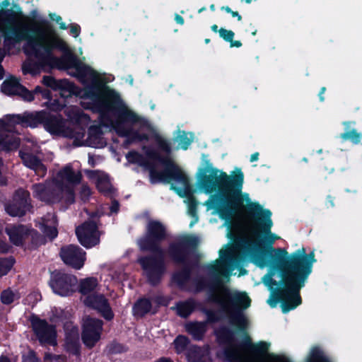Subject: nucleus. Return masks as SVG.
<instances>
[{"mask_svg":"<svg viewBox=\"0 0 362 362\" xmlns=\"http://www.w3.org/2000/svg\"><path fill=\"white\" fill-rule=\"evenodd\" d=\"M244 175L240 168H235L228 175L226 173L213 166L207 156H202V166L199 169L197 185L200 191L213 193L218 189L220 193L211 199L214 214L223 218H230L236 211L243 207L245 202L248 210L253 214V218H247L243 224L241 237L244 245L242 248V258L237 248L229 251L232 259L230 271H239L238 276L247 274L242 267L246 262H252L259 268L269 265V255L261 247L260 234L264 233V240L273 243L280 238L270 230L273 226L272 212L264 209L258 202H252L247 193L242 192Z\"/></svg>","mask_w":362,"mask_h":362,"instance_id":"f257e3e1","label":"nucleus"},{"mask_svg":"<svg viewBox=\"0 0 362 362\" xmlns=\"http://www.w3.org/2000/svg\"><path fill=\"white\" fill-rule=\"evenodd\" d=\"M67 69H74L70 73L79 78L83 83H90V86L78 89L66 79L55 80L49 76H44L42 83L59 92L62 97L67 98L72 95L79 96L83 100L81 105L85 108H99L115 116V112L122 105L117 93L107 87L101 86V75L91 67L83 64L72 54L67 58Z\"/></svg>","mask_w":362,"mask_h":362,"instance_id":"f03ea898","label":"nucleus"},{"mask_svg":"<svg viewBox=\"0 0 362 362\" xmlns=\"http://www.w3.org/2000/svg\"><path fill=\"white\" fill-rule=\"evenodd\" d=\"M270 256L277 262L288 259L282 267L284 288L280 290L281 307L286 313L301 303L300 289L304 286L311 274L313 265L316 262L314 252L306 254L304 247L300 248L289 256L285 249H272Z\"/></svg>","mask_w":362,"mask_h":362,"instance_id":"7ed1b4c3","label":"nucleus"},{"mask_svg":"<svg viewBox=\"0 0 362 362\" xmlns=\"http://www.w3.org/2000/svg\"><path fill=\"white\" fill-rule=\"evenodd\" d=\"M127 158L149 169L151 182L170 183L171 189L180 197L186 198L184 202L187 205V213L192 218L189 227L198 222L196 202L192 197L188 177L177 165L168 158L162 159L157 152L151 149L146 150V158L136 152L129 153Z\"/></svg>","mask_w":362,"mask_h":362,"instance_id":"20e7f679","label":"nucleus"},{"mask_svg":"<svg viewBox=\"0 0 362 362\" xmlns=\"http://www.w3.org/2000/svg\"><path fill=\"white\" fill-rule=\"evenodd\" d=\"M104 125L109 124L122 136H126L129 142L143 141L153 137L159 148L165 152L171 151L170 143L156 132L146 121H141L139 117L125 105H122L115 112L114 119L110 123L103 121Z\"/></svg>","mask_w":362,"mask_h":362,"instance_id":"39448f33","label":"nucleus"},{"mask_svg":"<svg viewBox=\"0 0 362 362\" xmlns=\"http://www.w3.org/2000/svg\"><path fill=\"white\" fill-rule=\"evenodd\" d=\"M81 177L79 171L74 170L67 165L57 173L53 180L45 185H34L33 196L45 202L64 201L71 204L74 201V186L81 181Z\"/></svg>","mask_w":362,"mask_h":362,"instance_id":"423d86ee","label":"nucleus"},{"mask_svg":"<svg viewBox=\"0 0 362 362\" xmlns=\"http://www.w3.org/2000/svg\"><path fill=\"white\" fill-rule=\"evenodd\" d=\"M247 206L245 202L243 204V207L238 209L235 214L231 216L230 218H223L226 221L224 224L225 226H227L228 230V234L233 233V235H238L240 239V243L236 245H225L221 250L219 251V258L216 260L214 262L210 264L207 268L209 270V274L215 278L218 281H220L221 279L226 278L228 279L230 275H235L236 272L235 271H230V264L232 262V259L235 258L231 257L230 254L229 253L232 248H237L239 251H242L243 245L244 243L243 241L242 235H241V230L243 227V224L245 221L250 218H253V216H246L244 218L240 223L239 224L237 231L236 228L233 230V219L238 218L241 211L244 209V208ZM221 218L223 219L222 217L220 216ZM242 252H240V257L242 258L243 255Z\"/></svg>","mask_w":362,"mask_h":362,"instance_id":"0eeeda50","label":"nucleus"},{"mask_svg":"<svg viewBox=\"0 0 362 362\" xmlns=\"http://www.w3.org/2000/svg\"><path fill=\"white\" fill-rule=\"evenodd\" d=\"M44 122L45 129L51 134L70 137L74 139L78 146L88 145L95 147V144L89 139L85 140V130L76 125L74 128L70 127L66 121L62 118L52 116L49 113L46 114Z\"/></svg>","mask_w":362,"mask_h":362,"instance_id":"6e6552de","label":"nucleus"},{"mask_svg":"<svg viewBox=\"0 0 362 362\" xmlns=\"http://www.w3.org/2000/svg\"><path fill=\"white\" fill-rule=\"evenodd\" d=\"M98 287V281L95 278L90 277L81 281L80 284V292L83 296V303L101 313L107 320L113 318V313L107 303V300L103 295H95L92 293Z\"/></svg>","mask_w":362,"mask_h":362,"instance_id":"1a4fd4ad","label":"nucleus"},{"mask_svg":"<svg viewBox=\"0 0 362 362\" xmlns=\"http://www.w3.org/2000/svg\"><path fill=\"white\" fill-rule=\"evenodd\" d=\"M49 285L56 294L68 296L76 291L77 279L71 274L54 272L51 275Z\"/></svg>","mask_w":362,"mask_h":362,"instance_id":"9d476101","label":"nucleus"},{"mask_svg":"<svg viewBox=\"0 0 362 362\" xmlns=\"http://www.w3.org/2000/svg\"><path fill=\"white\" fill-rule=\"evenodd\" d=\"M31 323L33 331L41 344L52 346L57 344L56 325L48 324L45 320L37 317H32Z\"/></svg>","mask_w":362,"mask_h":362,"instance_id":"9b49d317","label":"nucleus"},{"mask_svg":"<svg viewBox=\"0 0 362 362\" xmlns=\"http://www.w3.org/2000/svg\"><path fill=\"white\" fill-rule=\"evenodd\" d=\"M103 322L100 320L86 317L83 322L82 339L86 346L93 347L100 339Z\"/></svg>","mask_w":362,"mask_h":362,"instance_id":"f8f14e48","label":"nucleus"},{"mask_svg":"<svg viewBox=\"0 0 362 362\" xmlns=\"http://www.w3.org/2000/svg\"><path fill=\"white\" fill-rule=\"evenodd\" d=\"M223 307L228 312H239L250 306L251 300L245 292L233 291L224 293L220 300Z\"/></svg>","mask_w":362,"mask_h":362,"instance_id":"ddd939ff","label":"nucleus"},{"mask_svg":"<svg viewBox=\"0 0 362 362\" xmlns=\"http://www.w3.org/2000/svg\"><path fill=\"white\" fill-rule=\"evenodd\" d=\"M165 237V228L158 221H150L147 226V235L139 242V247L143 250H152L157 242Z\"/></svg>","mask_w":362,"mask_h":362,"instance_id":"4468645a","label":"nucleus"},{"mask_svg":"<svg viewBox=\"0 0 362 362\" xmlns=\"http://www.w3.org/2000/svg\"><path fill=\"white\" fill-rule=\"evenodd\" d=\"M25 152H20L23 163L28 168L33 170L37 175L42 177L46 173V168L33 153L37 152V144L33 141H28L25 147Z\"/></svg>","mask_w":362,"mask_h":362,"instance_id":"2eb2a0df","label":"nucleus"},{"mask_svg":"<svg viewBox=\"0 0 362 362\" xmlns=\"http://www.w3.org/2000/svg\"><path fill=\"white\" fill-rule=\"evenodd\" d=\"M76 233L81 244L88 248L99 243V233L95 222H86L76 229Z\"/></svg>","mask_w":362,"mask_h":362,"instance_id":"dca6fc26","label":"nucleus"},{"mask_svg":"<svg viewBox=\"0 0 362 362\" xmlns=\"http://www.w3.org/2000/svg\"><path fill=\"white\" fill-rule=\"evenodd\" d=\"M29 193L23 189L16 192L12 202L6 206V211L12 216H21L29 209Z\"/></svg>","mask_w":362,"mask_h":362,"instance_id":"f3484780","label":"nucleus"},{"mask_svg":"<svg viewBox=\"0 0 362 362\" xmlns=\"http://www.w3.org/2000/svg\"><path fill=\"white\" fill-rule=\"evenodd\" d=\"M14 132H18V128L10 122L8 117V124L0 132V150L13 151L18 148L20 144L18 138L14 135Z\"/></svg>","mask_w":362,"mask_h":362,"instance_id":"a211bd4d","label":"nucleus"},{"mask_svg":"<svg viewBox=\"0 0 362 362\" xmlns=\"http://www.w3.org/2000/svg\"><path fill=\"white\" fill-rule=\"evenodd\" d=\"M198 243L195 236L185 235L180 237L178 242L170 245L169 255L175 262H181L185 255V250L188 247H193Z\"/></svg>","mask_w":362,"mask_h":362,"instance_id":"6ab92c4d","label":"nucleus"},{"mask_svg":"<svg viewBox=\"0 0 362 362\" xmlns=\"http://www.w3.org/2000/svg\"><path fill=\"white\" fill-rule=\"evenodd\" d=\"M62 260L75 269H81L85 261V252L78 246L69 245L61 250Z\"/></svg>","mask_w":362,"mask_h":362,"instance_id":"aec40b11","label":"nucleus"},{"mask_svg":"<svg viewBox=\"0 0 362 362\" xmlns=\"http://www.w3.org/2000/svg\"><path fill=\"white\" fill-rule=\"evenodd\" d=\"M47 112H36L32 113H25L23 115H13L8 117L10 122L14 124L16 127H35L39 124H43L46 117Z\"/></svg>","mask_w":362,"mask_h":362,"instance_id":"412c9836","label":"nucleus"},{"mask_svg":"<svg viewBox=\"0 0 362 362\" xmlns=\"http://www.w3.org/2000/svg\"><path fill=\"white\" fill-rule=\"evenodd\" d=\"M1 89L7 95H18L27 101H31L34 98L33 93L22 86L14 77H10L4 81Z\"/></svg>","mask_w":362,"mask_h":362,"instance_id":"4be33fe9","label":"nucleus"},{"mask_svg":"<svg viewBox=\"0 0 362 362\" xmlns=\"http://www.w3.org/2000/svg\"><path fill=\"white\" fill-rule=\"evenodd\" d=\"M139 262L144 269L148 281L153 284H156L163 272V264L153 258H141Z\"/></svg>","mask_w":362,"mask_h":362,"instance_id":"5701e85b","label":"nucleus"},{"mask_svg":"<svg viewBox=\"0 0 362 362\" xmlns=\"http://www.w3.org/2000/svg\"><path fill=\"white\" fill-rule=\"evenodd\" d=\"M85 173L88 177L94 182L98 190L104 194L112 191V185L107 175L97 170H86Z\"/></svg>","mask_w":362,"mask_h":362,"instance_id":"b1692460","label":"nucleus"},{"mask_svg":"<svg viewBox=\"0 0 362 362\" xmlns=\"http://www.w3.org/2000/svg\"><path fill=\"white\" fill-rule=\"evenodd\" d=\"M6 233L9 236L11 242L16 245H21L30 234L28 229L23 226H9L6 228Z\"/></svg>","mask_w":362,"mask_h":362,"instance_id":"393cba45","label":"nucleus"},{"mask_svg":"<svg viewBox=\"0 0 362 362\" xmlns=\"http://www.w3.org/2000/svg\"><path fill=\"white\" fill-rule=\"evenodd\" d=\"M57 219L54 214H47L42 218L40 227L43 233L49 238L53 239L57 235Z\"/></svg>","mask_w":362,"mask_h":362,"instance_id":"a878e982","label":"nucleus"},{"mask_svg":"<svg viewBox=\"0 0 362 362\" xmlns=\"http://www.w3.org/2000/svg\"><path fill=\"white\" fill-rule=\"evenodd\" d=\"M228 358L233 362H247L248 356L241 347L231 346L226 351Z\"/></svg>","mask_w":362,"mask_h":362,"instance_id":"bb28decb","label":"nucleus"},{"mask_svg":"<svg viewBox=\"0 0 362 362\" xmlns=\"http://www.w3.org/2000/svg\"><path fill=\"white\" fill-rule=\"evenodd\" d=\"M66 346L69 351L77 354L78 352V333L77 328L71 329L70 335L66 336Z\"/></svg>","mask_w":362,"mask_h":362,"instance_id":"cd10ccee","label":"nucleus"},{"mask_svg":"<svg viewBox=\"0 0 362 362\" xmlns=\"http://www.w3.org/2000/svg\"><path fill=\"white\" fill-rule=\"evenodd\" d=\"M187 332L195 339H200L206 331V325L203 322L189 323L186 326Z\"/></svg>","mask_w":362,"mask_h":362,"instance_id":"c85d7f7f","label":"nucleus"},{"mask_svg":"<svg viewBox=\"0 0 362 362\" xmlns=\"http://www.w3.org/2000/svg\"><path fill=\"white\" fill-rule=\"evenodd\" d=\"M194 136L192 133L179 132L175 140L178 143V148L187 150L193 141Z\"/></svg>","mask_w":362,"mask_h":362,"instance_id":"c756f323","label":"nucleus"},{"mask_svg":"<svg viewBox=\"0 0 362 362\" xmlns=\"http://www.w3.org/2000/svg\"><path fill=\"white\" fill-rule=\"evenodd\" d=\"M195 303L192 300L177 303L176 306L177 313L181 317L188 316L194 310Z\"/></svg>","mask_w":362,"mask_h":362,"instance_id":"7c9ffc66","label":"nucleus"},{"mask_svg":"<svg viewBox=\"0 0 362 362\" xmlns=\"http://www.w3.org/2000/svg\"><path fill=\"white\" fill-rule=\"evenodd\" d=\"M151 310V303L147 299L139 300L134 307V313L136 315H143Z\"/></svg>","mask_w":362,"mask_h":362,"instance_id":"2f4dec72","label":"nucleus"},{"mask_svg":"<svg viewBox=\"0 0 362 362\" xmlns=\"http://www.w3.org/2000/svg\"><path fill=\"white\" fill-rule=\"evenodd\" d=\"M308 362H329L324 356L322 351L317 347H313L308 356Z\"/></svg>","mask_w":362,"mask_h":362,"instance_id":"473e14b6","label":"nucleus"},{"mask_svg":"<svg viewBox=\"0 0 362 362\" xmlns=\"http://www.w3.org/2000/svg\"><path fill=\"white\" fill-rule=\"evenodd\" d=\"M361 134L358 132L356 129H353L350 131H346L345 133L341 134V138L343 140H349L354 144L360 142L361 139Z\"/></svg>","mask_w":362,"mask_h":362,"instance_id":"72a5a7b5","label":"nucleus"},{"mask_svg":"<svg viewBox=\"0 0 362 362\" xmlns=\"http://www.w3.org/2000/svg\"><path fill=\"white\" fill-rule=\"evenodd\" d=\"M14 263L13 258L0 259V276L6 275L11 269Z\"/></svg>","mask_w":362,"mask_h":362,"instance_id":"f704fd0d","label":"nucleus"},{"mask_svg":"<svg viewBox=\"0 0 362 362\" xmlns=\"http://www.w3.org/2000/svg\"><path fill=\"white\" fill-rule=\"evenodd\" d=\"M65 114L71 119H80L81 117H85L82 115L78 107L76 106L66 107L64 111Z\"/></svg>","mask_w":362,"mask_h":362,"instance_id":"c9c22d12","label":"nucleus"},{"mask_svg":"<svg viewBox=\"0 0 362 362\" xmlns=\"http://www.w3.org/2000/svg\"><path fill=\"white\" fill-rule=\"evenodd\" d=\"M17 298V294L9 289L4 291L1 295V300L4 304H10Z\"/></svg>","mask_w":362,"mask_h":362,"instance_id":"e433bc0d","label":"nucleus"},{"mask_svg":"<svg viewBox=\"0 0 362 362\" xmlns=\"http://www.w3.org/2000/svg\"><path fill=\"white\" fill-rule=\"evenodd\" d=\"M175 347L177 352L183 351L188 344V339L184 336L177 337L174 341Z\"/></svg>","mask_w":362,"mask_h":362,"instance_id":"4c0bfd02","label":"nucleus"},{"mask_svg":"<svg viewBox=\"0 0 362 362\" xmlns=\"http://www.w3.org/2000/svg\"><path fill=\"white\" fill-rule=\"evenodd\" d=\"M201 350L199 348L193 347L187 353L189 362H199Z\"/></svg>","mask_w":362,"mask_h":362,"instance_id":"58836bf2","label":"nucleus"},{"mask_svg":"<svg viewBox=\"0 0 362 362\" xmlns=\"http://www.w3.org/2000/svg\"><path fill=\"white\" fill-rule=\"evenodd\" d=\"M218 33H219L220 36L223 40H225L226 41H228V42H231V40L233 39L234 35H235L234 33L232 30H226L224 28H221L218 30Z\"/></svg>","mask_w":362,"mask_h":362,"instance_id":"ea45409f","label":"nucleus"},{"mask_svg":"<svg viewBox=\"0 0 362 362\" xmlns=\"http://www.w3.org/2000/svg\"><path fill=\"white\" fill-rule=\"evenodd\" d=\"M273 276L274 272L271 271L262 278L263 283L270 289H272L273 286L276 285V281L272 279Z\"/></svg>","mask_w":362,"mask_h":362,"instance_id":"a19ab883","label":"nucleus"},{"mask_svg":"<svg viewBox=\"0 0 362 362\" xmlns=\"http://www.w3.org/2000/svg\"><path fill=\"white\" fill-rule=\"evenodd\" d=\"M64 105L59 103V101L54 100L53 101H49L47 103V107L52 111H60L64 107Z\"/></svg>","mask_w":362,"mask_h":362,"instance_id":"79ce46f5","label":"nucleus"},{"mask_svg":"<svg viewBox=\"0 0 362 362\" xmlns=\"http://www.w3.org/2000/svg\"><path fill=\"white\" fill-rule=\"evenodd\" d=\"M49 16L52 20L56 21L59 25L60 29L66 30L67 28L66 24L62 21V19L56 13H49Z\"/></svg>","mask_w":362,"mask_h":362,"instance_id":"37998d69","label":"nucleus"},{"mask_svg":"<svg viewBox=\"0 0 362 362\" xmlns=\"http://www.w3.org/2000/svg\"><path fill=\"white\" fill-rule=\"evenodd\" d=\"M90 189L89 188L88 186L86 185H83L81 186V191H80V195L81 197V199L86 200L87 199L90 195Z\"/></svg>","mask_w":362,"mask_h":362,"instance_id":"c03bdc74","label":"nucleus"},{"mask_svg":"<svg viewBox=\"0 0 362 362\" xmlns=\"http://www.w3.org/2000/svg\"><path fill=\"white\" fill-rule=\"evenodd\" d=\"M81 28L77 24H71L70 25V33L74 37H77L79 35Z\"/></svg>","mask_w":362,"mask_h":362,"instance_id":"a18cd8bd","label":"nucleus"},{"mask_svg":"<svg viewBox=\"0 0 362 362\" xmlns=\"http://www.w3.org/2000/svg\"><path fill=\"white\" fill-rule=\"evenodd\" d=\"M221 9L225 11L226 12H227L228 13H230L233 17L237 18L238 21H241L242 20V17L238 13V12L232 11L228 6H223L221 8Z\"/></svg>","mask_w":362,"mask_h":362,"instance_id":"49530a36","label":"nucleus"},{"mask_svg":"<svg viewBox=\"0 0 362 362\" xmlns=\"http://www.w3.org/2000/svg\"><path fill=\"white\" fill-rule=\"evenodd\" d=\"M188 276L187 273L184 274L183 279L180 276L179 274H175L173 276L174 281H176L177 284H181L183 283L184 280Z\"/></svg>","mask_w":362,"mask_h":362,"instance_id":"de8ad7c7","label":"nucleus"},{"mask_svg":"<svg viewBox=\"0 0 362 362\" xmlns=\"http://www.w3.org/2000/svg\"><path fill=\"white\" fill-rule=\"evenodd\" d=\"M258 349L262 352L266 351L269 348V344L265 342H260L257 345Z\"/></svg>","mask_w":362,"mask_h":362,"instance_id":"09e8293b","label":"nucleus"},{"mask_svg":"<svg viewBox=\"0 0 362 362\" xmlns=\"http://www.w3.org/2000/svg\"><path fill=\"white\" fill-rule=\"evenodd\" d=\"M8 245L4 242L0 240V252H6L8 250Z\"/></svg>","mask_w":362,"mask_h":362,"instance_id":"8fccbe9b","label":"nucleus"},{"mask_svg":"<svg viewBox=\"0 0 362 362\" xmlns=\"http://www.w3.org/2000/svg\"><path fill=\"white\" fill-rule=\"evenodd\" d=\"M35 93H42V95L45 97V98H48L49 96V92L48 90H42V88L40 87H36L35 89Z\"/></svg>","mask_w":362,"mask_h":362,"instance_id":"3c124183","label":"nucleus"},{"mask_svg":"<svg viewBox=\"0 0 362 362\" xmlns=\"http://www.w3.org/2000/svg\"><path fill=\"white\" fill-rule=\"evenodd\" d=\"M267 303L272 308H274L277 305V300L273 297H270L267 300Z\"/></svg>","mask_w":362,"mask_h":362,"instance_id":"603ef678","label":"nucleus"},{"mask_svg":"<svg viewBox=\"0 0 362 362\" xmlns=\"http://www.w3.org/2000/svg\"><path fill=\"white\" fill-rule=\"evenodd\" d=\"M119 209V204L117 202H114L110 207V211L112 213H116L117 212Z\"/></svg>","mask_w":362,"mask_h":362,"instance_id":"864d4df0","label":"nucleus"},{"mask_svg":"<svg viewBox=\"0 0 362 362\" xmlns=\"http://www.w3.org/2000/svg\"><path fill=\"white\" fill-rule=\"evenodd\" d=\"M245 322H246V320L244 318V317L240 315V316H239V322H238V325L240 328H243V327H244Z\"/></svg>","mask_w":362,"mask_h":362,"instance_id":"5fc2aeb1","label":"nucleus"},{"mask_svg":"<svg viewBox=\"0 0 362 362\" xmlns=\"http://www.w3.org/2000/svg\"><path fill=\"white\" fill-rule=\"evenodd\" d=\"M230 47H240L242 45V43L240 41L238 40H233V39L230 42Z\"/></svg>","mask_w":362,"mask_h":362,"instance_id":"6e6d98bb","label":"nucleus"},{"mask_svg":"<svg viewBox=\"0 0 362 362\" xmlns=\"http://www.w3.org/2000/svg\"><path fill=\"white\" fill-rule=\"evenodd\" d=\"M175 20L178 24H180V25L184 24V19L180 15L176 14L175 16Z\"/></svg>","mask_w":362,"mask_h":362,"instance_id":"4d7b16f0","label":"nucleus"},{"mask_svg":"<svg viewBox=\"0 0 362 362\" xmlns=\"http://www.w3.org/2000/svg\"><path fill=\"white\" fill-rule=\"evenodd\" d=\"M8 124V117L5 120H0V132Z\"/></svg>","mask_w":362,"mask_h":362,"instance_id":"13d9d810","label":"nucleus"},{"mask_svg":"<svg viewBox=\"0 0 362 362\" xmlns=\"http://www.w3.org/2000/svg\"><path fill=\"white\" fill-rule=\"evenodd\" d=\"M258 158H259V153H255L251 155V156H250V161L251 162L256 161V160H258Z\"/></svg>","mask_w":362,"mask_h":362,"instance_id":"bf43d9fd","label":"nucleus"},{"mask_svg":"<svg viewBox=\"0 0 362 362\" xmlns=\"http://www.w3.org/2000/svg\"><path fill=\"white\" fill-rule=\"evenodd\" d=\"M23 71L24 74L30 73L31 69L30 68V66L28 65L25 64L23 66Z\"/></svg>","mask_w":362,"mask_h":362,"instance_id":"052dcab7","label":"nucleus"},{"mask_svg":"<svg viewBox=\"0 0 362 362\" xmlns=\"http://www.w3.org/2000/svg\"><path fill=\"white\" fill-rule=\"evenodd\" d=\"M325 91V87L322 88L321 90H320V95H319L320 99L321 101L324 100V97H323L322 95L324 94Z\"/></svg>","mask_w":362,"mask_h":362,"instance_id":"680f3d73","label":"nucleus"},{"mask_svg":"<svg viewBox=\"0 0 362 362\" xmlns=\"http://www.w3.org/2000/svg\"><path fill=\"white\" fill-rule=\"evenodd\" d=\"M57 319H60V317L59 316H53V317H51L50 320H51V321L52 322H55L56 323L57 321Z\"/></svg>","mask_w":362,"mask_h":362,"instance_id":"e2e57ef3","label":"nucleus"},{"mask_svg":"<svg viewBox=\"0 0 362 362\" xmlns=\"http://www.w3.org/2000/svg\"><path fill=\"white\" fill-rule=\"evenodd\" d=\"M0 362H9L8 359L6 357H1L0 358Z\"/></svg>","mask_w":362,"mask_h":362,"instance_id":"0e129e2a","label":"nucleus"},{"mask_svg":"<svg viewBox=\"0 0 362 362\" xmlns=\"http://www.w3.org/2000/svg\"><path fill=\"white\" fill-rule=\"evenodd\" d=\"M211 30L214 32H217L218 31V26L216 25H214L211 26Z\"/></svg>","mask_w":362,"mask_h":362,"instance_id":"69168bd1","label":"nucleus"},{"mask_svg":"<svg viewBox=\"0 0 362 362\" xmlns=\"http://www.w3.org/2000/svg\"><path fill=\"white\" fill-rule=\"evenodd\" d=\"M2 74H3V68H2L1 65L0 64V78L2 77Z\"/></svg>","mask_w":362,"mask_h":362,"instance_id":"338daca9","label":"nucleus"},{"mask_svg":"<svg viewBox=\"0 0 362 362\" xmlns=\"http://www.w3.org/2000/svg\"><path fill=\"white\" fill-rule=\"evenodd\" d=\"M158 362H171L170 360L168 359H161Z\"/></svg>","mask_w":362,"mask_h":362,"instance_id":"774afa93","label":"nucleus"}]
</instances>
